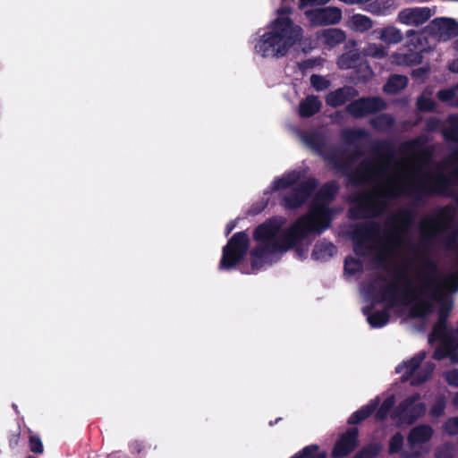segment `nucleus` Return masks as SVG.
Returning a JSON list of instances; mask_svg holds the SVG:
<instances>
[{
  "label": "nucleus",
  "instance_id": "nucleus-44",
  "mask_svg": "<svg viewBox=\"0 0 458 458\" xmlns=\"http://www.w3.org/2000/svg\"><path fill=\"white\" fill-rule=\"evenodd\" d=\"M352 21L355 30L361 32L367 31L372 28L371 20L369 17L362 14H354L352 17Z\"/></svg>",
  "mask_w": 458,
  "mask_h": 458
},
{
  "label": "nucleus",
  "instance_id": "nucleus-9",
  "mask_svg": "<svg viewBox=\"0 0 458 458\" xmlns=\"http://www.w3.org/2000/svg\"><path fill=\"white\" fill-rule=\"evenodd\" d=\"M313 220L310 215H302L290 225L281 238V253L294 248L312 233L310 222Z\"/></svg>",
  "mask_w": 458,
  "mask_h": 458
},
{
  "label": "nucleus",
  "instance_id": "nucleus-11",
  "mask_svg": "<svg viewBox=\"0 0 458 458\" xmlns=\"http://www.w3.org/2000/svg\"><path fill=\"white\" fill-rule=\"evenodd\" d=\"M420 399L421 396L419 393H414L403 399L394 410V418L407 425L415 423L427 411L426 404L420 402Z\"/></svg>",
  "mask_w": 458,
  "mask_h": 458
},
{
  "label": "nucleus",
  "instance_id": "nucleus-39",
  "mask_svg": "<svg viewBox=\"0 0 458 458\" xmlns=\"http://www.w3.org/2000/svg\"><path fill=\"white\" fill-rule=\"evenodd\" d=\"M434 369L435 364L428 362L421 370H419L414 375L411 382V385L418 386L425 383L431 377V374L433 373Z\"/></svg>",
  "mask_w": 458,
  "mask_h": 458
},
{
  "label": "nucleus",
  "instance_id": "nucleus-42",
  "mask_svg": "<svg viewBox=\"0 0 458 458\" xmlns=\"http://www.w3.org/2000/svg\"><path fill=\"white\" fill-rule=\"evenodd\" d=\"M451 125L443 130V137L446 141L458 142V118L450 117Z\"/></svg>",
  "mask_w": 458,
  "mask_h": 458
},
{
  "label": "nucleus",
  "instance_id": "nucleus-27",
  "mask_svg": "<svg viewBox=\"0 0 458 458\" xmlns=\"http://www.w3.org/2000/svg\"><path fill=\"white\" fill-rule=\"evenodd\" d=\"M362 312L369 326L374 328H381L390 320V314L386 310L372 311V307H366Z\"/></svg>",
  "mask_w": 458,
  "mask_h": 458
},
{
  "label": "nucleus",
  "instance_id": "nucleus-24",
  "mask_svg": "<svg viewBox=\"0 0 458 458\" xmlns=\"http://www.w3.org/2000/svg\"><path fill=\"white\" fill-rule=\"evenodd\" d=\"M426 358V352L421 351L416 353L412 358L403 361L402 364L396 367V372L400 373L403 369H405L403 376L402 381L405 382L412 377L416 370L420 368V364Z\"/></svg>",
  "mask_w": 458,
  "mask_h": 458
},
{
  "label": "nucleus",
  "instance_id": "nucleus-55",
  "mask_svg": "<svg viewBox=\"0 0 458 458\" xmlns=\"http://www.w3.org/2000/svg\"><path fill=\"white\" fill-rule=\"evenodd\" d=\"M452 349L444 345L443 347H437L435 349L432 354V358L436 360H441L446 357L450 358Z\"/></svg>",
  "mask_w": 458,
  "mask_h": 458
},
{
  "label": "nucleus",
  "instance_id": "nucleus-41",
  "mask_svg": "<svg viewBox=\"0 0 458 458\" xmlns=\"http://www.w3.org/2000/svg\"><path fill=\"white\" fill-rule=\"evenodd\" d=\"M437 98L441 102L447 103L451 106L454 107V103L456 100H458V95L455 86L438 90L437 93Z\"/></svg>",
  "mask_w": 458,
  "mask_h": 458
},
{
  "label": "nucleus",
  "instance_id": "nucleus-26",
  "mask_svg": "<svg viewBox=\"0 0 458 458\" xmlns=\"http://www.w3.org/2000/svg\"><path fill=\"white\" fill-rule=\"evenodd\" d=\"M322 107V103L318 96L309 95L299 105V115L302 118H310L318 114Z\"/></svg>",
  "mask_w": 458,
  "mask_h": 458
},
{
  "label": "nucleus",
  "instance_id": "nucleus-8",
  "mask_svg": "<svg viewBox=\"0 0 458 458\" xmlns=\"http://www.w3.org/2000/svg\"><path fill=\"white\" fill-rule=\"evenodd\" d=\"M416 212L412 208L399 210L392 217V225L388 231V240L397 247H403L407 241L404 239L414 224Z\"/></svg>",
  "mask_w": 458,
  "mask_h": 458
},
{
  "label": "nucleus",
  "instance_id": "nucleus-64",
  "mask_svg": "<svg viewBox=\"0 0 458 458\" xmlns=\"http://www.w3.org/2000/svg\"><path fill=\"white\" fill-rule=\"evenodd\" d=\"M316 65V61L314 59H307L302 61L300 64V68L303 70L311 69Z\"/></svg>",
  "mask_w": 458,
  "mask_h": 458
},
{
  "label": "nucleus",
  "instance_id": "nucleus-53",
  "mask_svg": "<svg viewBox=\"0 0 458 458\" xmlns=\"http://www.w3.org/2000/svg\"><path fill=\"white\" fill-rule=\"evenodd\" d=\"M445 408V402L443 398L437 399V402L430 408V415L432 417H440L444 414Z\"/></svg>",
  "mask_w": 458,
  "mask_h": 458
},
{
  "label": "nucleus",
  "instance_id": "nucleus-29",
  "mask_svg": "<svg viewBox=\"0 0 458 458\" xmlns=\"http://www.w3.org/2000/svg\"><path fill=\"white\" fill-rule=\"evenodd\" d=\"M378 404V398L371 400L368 404L354 411L348 419L349 425H356L372 415Z\"/></svg>",
  "mask_w": 458,
  "mask_h": 458
},
{
  "label": "nucleus",
  "instance_id": "nucleus-52",
  "mask_svg": "<svg viewBox=\"0 0 458 458\" xmlns=\"http://www.w3.org/2000/svg\"><path fill=\"white\" fill-rule=\"evenodd\" d=\"M442 125V121L438 117L432 116L425 121V131L428 133H432L440 130Z\"/></svg>",
  "mask_w": 458,
  "mask_h": 458
},
{
  "label": "nucleus",
  "instance_id": "nucleus-38",
  "mask_svg": "<svg viewBox=\"0 0 458 458\" xmlns=\"http://www.w3.org/2000/svg\"><path fill=\"white\" fill-rule=\"evenodd\" d=\"M370 125L377 131H382L394 126V119L389 114H381L369 121Z\"/></svg>",
  "mask_w": 458,
  "mask_h": 458
},
{
  "label": "nucleus",
  "instance_id": "nucleus-61",
  "mask_svg": "<svg viewBox=\"0 0 458 458\" xmlns=\"http://www.w3.org/2000/svg\"><path fill=\"white\" fill-rule=\"evenodd\" d=\"M445 379L449 385L458 386V370L454 369L447 372Z\"/></svg>",
  "mask_w": 458,
  "mask_h": 458
},
{
  "label": "nucleus",
  "instance_id": "nucleus-51",
  "mask_svg": "<svg viewBox=\"0 0 458 458\" xmlns=\"http://www.w3.org/2000/svg\"><path fill=\"white\" fill-rule=\"evenodd\" d=\"M292 187L290 182H288L284 174L281 177H276L270 185L271 191H277L280 190H284Z\"/></svg>",
  "mask_w": 458,
  "mask_h": 458
},
{
  "label": "nucleus",
  "instance_id": "nucleus-59",
  "mask_svg": "<svg viewBox=\"0 0 458 458\" xmlns=\"http://www.w3.org/2000/svg\"><path fill=\"white\" fill-rule=\"evenodd\" d=\"M284 175L286 176L288 182H290V184L292 186L298 183L299 181L301 180V178L302 177L301 173L297 170H293L291 172H288V173L284 174Z\"/></svg>",
  "mask_w": 458,
  "mask_h": 458
},
{
  "label": "nucleus",
  "instance_id": "nucleus-60",
  "mask_svg": "<svg viewBox=\"0 0 458 458\" xmlns=\"http://www.w3.org/2000/svg\"><path fill=\"white\" fill-rule=\"evenodd\" d=\"M450 310H451L450 305H442L438 310L437 321H442L444 323H446V319L449 315Z\"/></svg>",
  "mask_w": 458,
  "mask_h": 458
},
{
  "label": "nucleus",
  "instance_id": "nucleus-31",
  "mask_svg": "<svg viewBox=\"0 0 458 458\" xmlns=\"http://www.w3.org/2000/svg\"><path fill=\"white\" fill-rule=\"evenodd\" d=\"M407 45L406 47L414 48L419 52H426L428 49V41L423 31L409 30L406 32Z\"/></svg>",
  "mask_w": 458,
  "mask_h": 458
},
{
  "label": "nucleus",
  "instance_id": "nucleus-13",
  "mask_svg": "<svg viewBox=\"0 0 458 458\" xmlns=\"http://www.w3.org/2000/svg\"><path fill=\"white\" fill-rule=\"evenodd\" d=\"M386 108V103L381 97L370 96L352 100L345 106V111L353 118L360 119Z\"/></svg>",
  "mask_w": 458,
  "mask_h": 458
},
{
  "label": "nucleus",
  "instance_id": "nucleus-45",
  "mask_svg": "<svg viewBox=\"0 0 458 458\" xmlns=\"http://www.w3.org/2000/svg\"><path fill=\"white\" fill-rule=\"evenodd\" d=\"M344 269L345 273L353 276L362 270V264L360 259L352 256H347L344 259Z\"/></svg>",
  "mask_w": 458,
  "mask_h": 458
},
{
  "label": "nucleus",
  "instance_id": "nucleus-56",
  "mask_svg": "<svg viewBox=\"0 0 458 458\" xmlns=\"http://www.w3.org/2000/svg\"><path fill=\"white\" fill-rule=\"evenodd\" d=\"M330 0H299L298 7L303 10L307 7H314L327 4Z\"/></svg>",
  "mask_w": 458,
  "mask_h": 458
},
{
  "label": "nucleus",
  "instance_id": "nucleus-35",
  "mask_svg": "<svg viewBox=\"0 0 458 458\" xmlns=\"http://www.w3.org/2000/svg\"><path fill=\"white\" fill-rule=\"evenodd\" d=\"M449 332L447 331L446 323L442 321H437V323L433 326L432 331L429 334L428 341L432 343L434 341H440L443 345H445Z\"/></svg>",
  "mask_w": 458,
  "mask_h": 458
},
{
  "label": "nucleus",
  "instance_id": "nucleus-50",
  "mask_svg": "<svg viewBox=\"0 0 458 458\" xmlns=\"http://www.w3.org/2000/svg\"><path fill=\"white\" fill-rule=\"evenodd\" d=\"M444 431L448 436H455L458 434V416L451 417L443 425Z\"/></svg>",
  "mask_w": 458,
  "mask_h": 458
},
{
  "label": "nucleus",
  "instance_id": "nucleus-47",
  "mask_svg": "<svg viewBox=\"0 0 458 458\" xmlns=\"http://www.w3.org/2000/svg\"><path fill=\"white\" fill-rule=\"evenodd\" d=\"M445 248L447 250H451L458 255V227L454 228L450 233L445 237Z\"/></svg>",
  "mask_w": 458,
  "mask_h": 458
},
{
  "label": "nucleus",
  "instance_id": "nucleus-46",
  "mask_svg": "<svg viewBox=\"0 0 458 458\" xmlns=\"http://www.w3.org/2000/svg\"><path fill=\"white\" fill-rule=\"evenodd\" d=\"M403 446V436L401 432L393 435L388 444V454L390 455L396 454L401 452Z\"/></svg>",
  "mask_w": 458,
  "mask_h": 458
},
{
  "label": "nucleus",
  "instance_id": "nucleus-37",
  "mask_svg": "<svg viewBox=\"0 0 458 458\" xmlns=\"http://www.w3.org/2000/svg\"><path fill=\"white\" fill-rule=\"evenodd\" d=\"M326 452H319L318 445L312 444L305 446L290 458H326Z\"/></svg>",
  "mask_w": 458,
  "mask_h": 458
},
{
  "label": "nucleus",
  "instance_id": "nucleus-16",
  "mask_svg": "<svg viewBox=\"0 0 458 458\" xmlns=\"http://www.w3.org/2000/svg\"><path fill=\"white\" fill-rule=\"evenodd\" d=\"M426 30L440 39L449 40L458 36V21L453 18H435L426 26Z\"/></svg>",
  "mask_w": 458,
  "mask_h": 458
},
{
  "label": "nucleus",
  "instance_id": "nucleus-36",
  "mask_svg": "<svg viewBox=\"0 0 458 458\" xmlns=\"http://www.w3.org/2000/svg\"><path fill=\"white\" fill-rule=\"evenodd\" d=\"M381 450L380 443H369L361 447L352 458H377Z\"/></svg>",
  "mask_w": 458,
  "mask_h": 458
},
{
  "label": "nucleus",
  "instance_id": "nucleus-1",
  "mask_svg": "<svg viewBox=\"0 0 458 458\" xmlns=\"http://www.w3.org/2000/svg\"><path fill=\"white\" fill-rule=\"evenodd\" d=\"M422 275L424 283L422 288L411 287V280L403 267L395 268L392 282L383 286L375 298L380 302H386L390 307L398 305L399 301L403 305H409V317L411 318L425 319L433 311V304L430 301L420 298L419 295L426 294L423 289L431 292L430 298L437 299L442 286L437 284V264L428 257L423 259Z\"/></svg>",
  "mask_w": 458,
  "mask_h": 458
},
{
  "label": "nucleus",
  "instance_id": "nucleus-19",
  "mask_svg": "<svg viewBox=\"0 0 458 458\" xmlns=\"http://www.w3.org/2000/svg\"><path fill=\"white\" fill-rule=\"evenodd\" d=\"M340 191L335 180L325 182L315 194L311 202V208H329Z\"/></svg>",
  "mask_w": 458,
  "mask_h": 458
},
{
  "label": "nucleus",
  "instance_id": "nucleus-10",
  "mask_svg": "<svg viewBox=\"0 0 458 458\" xmlns=\"http://www.w3.org/2000/svg\"><path fill=\"white\" fill-rule=\"evenodd\" d=\"M456 216V208L452 205H445L437 208L434 216L422 220L420 230L426 228L432 231L431 237L440 235L451 229Z\"/></svg>",
  "mask_w": 458,
  "mask_h": 458
},
{
  "label": "nucleus",
  "instance_id": "nucleus-34",
  "mask_svg": "<svg viewBox=\"0 0 458 458\" xmlns=\"http://www.w3.org/2000/svg\"><path fill=\"white\" fill-rule=\"evenodd\" d=\"M423 53L414 48L406 47V51L399 55V63L407 66H413L422 63Z\"/></svg>",
  "mask_w": 458,
  "mask_h": 458
},
{
  "label": "nucleus",
  "instance_id": "nucleus-18",
  "mask_svg": "<svg viewBox=\"0 0 458 458\" xmlns=\"http://www.w3.org/2000/svg\"><path fill=\"white\" fill-rule=\"evenodd\" d=\"M435 11L429 7H410L398 13V21L408 26H420L428 21Z\"/></svg>",
  "mask_w": 458,
  "mask_h": 458
},
{
  "label": "nucleus",
  "instance_id": "nucleus-33",
  "mask_svg": "<svg viewBox=\"0 0 458 458\" xmlns=\"http://www.w3.org/2000/svg\"><path fill=\"white\" fill-rule=\"evenodd\" d=\"M407 86V78L403 75H391L383 87L387 94H397Z\"/></svg>",
  "mask_w": 458,
  "mask_h": 458
},
{
  "label": "nucleus",
  "instance_id": "nucleus-7",
  "mask_svg": "<svg viewBox=\"0 0 458 458\" xmlns=\"http://www.w3.org/2000/svg\"><path fill=\"white\" fill-rule=\"evenodd\" d=\"M318 185V181L315 177L308 178L280 195V205L286 210H296L301 208L316 191Z\"/></svg>",
  "mask_w": 458,
  "mask_h": 458
},
{
  "label": "nucleus",
  "instance_id": "nucleus-25",
  "mask_svg": "<svg viewBox=\"0 0 458 458\" xmlns=\"http://www.w3.org/2000/svg\"><path fill=\"white\" fill-rule=\"evenodd\" d=\"M433 428L429 425L422 424L411 428L407 436V441L411 447L419 444L428 442L433 436Z\"/></svg>",
  "mask_w": 458,
  "mask_h": 458
},
{
  "label": "nucleus",
  "instance_id": "nucleus-14",
  "mask_svg": "<svg viewBox=\"0 0 458 458\" xmlns=\"http://www.w3.org/2000/svg\"><path fill=\"white\" fill-rule=\"evenodd\" d=\"M380 235V225L376 221H368L352 225L350 236L354 244V250L366 248L368 242H373Z\"/></svg>",
  "mask_w": 458,
  "mask_h": 458
},
{
  "label": "nucleus",
  "instance_id": "nucleus-58",
  "mask_svg": "<svg viewBox=\"0 0 458 458\" xmlns=\"http://www.w3.org/2000/svg\"><path fill=\"white\" fill-rule=\"evenodd\" d=\"M445 345H446V347L449 349L458 348V329L453 332H449Z\"/></svg>",
  "mask_w": 458,
  "mask_h": 458
},
{
  "label": "nucleus",
  "instance_id": "nucleus-12",
  "mask_svg": "<svg viewBox=\"0 0 458 458\" xmlns=\"http://www.w3.org/2000/svg\"><path fill=\"white\" fill-rule=\"evenodd\" d=\"M363 152L355 149L347 154V150L341 146L331 145L330 152L327 157V163L336 172L344 174L349 181V174L352 172L351 169L353 163L361 156Z\"/></svg>",
  "mask_w": 458,
  "mask_h": 458
},
{
  "label": "nucleus",
  "instance_id": "nucleus-62",
  "mask_svg": "<svg viewBox=\"0 0 458 458\" xmlns=\"http://www.w3.org/2000/svg\"><path fill=\"white\" fill-rule=\"evenodd\" d=\"M267 206V201H262L260 203H256L251 206L250 213L253 215L259 214L262 212Z\"/></svg>",
  "mask_w": 458,
  "mask_h": 458
},
{
  "label": "nucleus",
  "instance_id": "nucleus-57",
  "mask_svg": "<svg viewBox=\"0 0 458 458\" xmlns=\"http://www.w3.org/2000/svg\"><path fill=\"white\" fill-rule=\"evenodd\" d=\"M428 72H429V68L423 66V67H419V68L413 69L411 71V78L414 80H419V81H424V80L426 79Z\"/></svg>",
  "mask_w": 458,
  "mask_h": 458
},
{
  "label": "nucleus",
  "instance_id": "nucleus-3",
  "mask_svg": "<svg viewBox=\"0 0 458 458\" xmlns=\"http://www.w3.org/2000/svg\"><path fill=\"white\" fill-rule=\"evenodd\" d=\"M372 157L362 159L349 174V182L363 186L383 181L395 161V145L390 140H377L370 148Z\"/></svg>",
  "mask_w": 458,
  "mask_h": 458
},
{
  "label": "nucleus",
  "instance_id": "nucleus-5",
  "mask_svg": "<svg viewBox=\"0 0 458 458\" xmlns=\"http://www.w3.org/2000/svg\"><path fill=\"white\" fill-rule=\"evenodd\" d=\"M453 159L457 166L449 174L437 173L434 176L427 175L425 178L432 185H428L424 182H419L416 184L409 185L405 189V193L420 199L423 195H449L451 187L458 182V149L454 152Z\"/></svg>",
  "mask_w": 458,
  "mask_h": 458
},
{
  "label": "nucleus",
  "instance_id": "nucleus-6",
  "mask_svg": "<svg viewBox=\"0 0 458 458\" xmlns=\"http://www.w3.org/2000/svg\"><path fill=\"white\" fill-rule=\"evenodd\" d=\"M250 248V237L245 231L235 233L223 247L219 270H231L241 264Z\"/></svg>",
  "mask_w": 458,
  "mask_h": 458
},
{
  "label": "nucleus",
  "instance_id": "nucleus-54",
  "mask_svg": "<svg viewBox=\"0 0 458 458\" xmlns=\"http://www.w3.org/2000/svg\"><path fill=\"white\" fill-rule=\"evenodd\" d=\"M30 449L32 453L35 454H42L43 453V444L39 437L31 436L29 439Z\"/></svg>",
  "mask_w": 458,
  "mask_h": 458
},
{
  "label": "nucleus",
  "instance_id": "nucleus-15",
  "mask_svg": "<svg viewBox=\"0 0 458 458\" xmlns=\"http://www.w3.org/2000/svg\"><path fill=\"white\" fill-rule=\"evenodd\" d=\"M359 434L360 431L356 427L347 428L335 441L331 456L333 458H344L351 454L359 446Z\"/></svg>",
  "mask_w": 458,
  "mask_h": 458
},
{
  "label": "nucleus",
  "instance_id": "nucleus-48",
  "mask_svg": "<svg viewBox=\"0 0 458 458\" xmlns=\"http://www.w3.org/2000/svg\"><path fill=\"white\" fill-rule=\"evenodd\" d=\"M417 108L420 112H434L436 110V102L430 98L424 96H420L417 99Z\"/></svg>",
  "mask_w": 458,
  "mask_h": 458
},
{
  "label": "nucleus",
  "instance_id": "nucleus-22",
  "mask_svg": "<svg viewBox=\"0 0 458 458\" xmlns=\"http://www.w3.org/2000/svg\"><path fill=\"white\" fill-rule=\"evenodd\" d=\"M311 16L313 23L318 25L336 24L342 19V11L337 7H325L315 11L306 12Z\"/></svg>",
  "mask_w": 458,
  "mask_h": 458
},
{
  "label": "nucleus",
  "instance_id": "nucleus-20",
  "mask_svg": "<svg viewBox=\"0 0 458 458\" xmlns=\"http://www.w3.org/2000/svg\"><path fill=\"white\" fill-rule=\"evenodd\" d=\"M310 216L314 218L310 222L311 232L317 234H321L331 225L333 219V210L330 208H311Z\"/></svg>",
  "mask_w": 458,
  "mask_h": 458
},
{
  "label": "nucleus",
  "instance_id": "nucleus-30",
  "mask_svg": "<svg viewBox=\"0 0 458 458\" xmlns=\"http://www.w3.org/2000/svg\"><path fill=\"white\" fill-rule=\"evenodd\" d=\"M318 37L329 47L343 43L346 38L344 31L335 28L323 30Z\"/></svg>",
  "mask_w": 458,
  "mask_h": 458
},
{
  "label": "nucleus",
  "instance_id": "nucleus-40",
  "mask_svg": "<svg viewBox=\"0 0 458 458\" xmlns=\"http://www.w3.org/2000/svg\"><path fill=\"white\" fill-rule=\"evenodd\" d=\"M394 405V397L393 395L386 398L379 408L376 411L375 420L377 421H383L386 419L389 412Z\"/></svg>",
  "mask_w": 458,
  "mask_h": 458
},
{
  "label": "nucleus",
  "instance_id": "nucleus-2",
  "mask_svg": "<svg viewBox=\"0 0 458 458\" xmlns=\"http://www.w3.org/2000/svg\"><path fill=\"white\" fill-rule=\"evenodd\" d=\"M278 17L268 26L266 32L255 45V50L262 57H283L290 48L300 42L302 29L294 24L289 15L293 13L291 6H283L277 10Z\"/></svg>",
  "mask_w": 458,
  "mask_h": 458
},
{
  "label": "nucleus",
  "instance_id": "nucleus-43",
  "mask_svg": "<svg viewBox=\"0 0 458 458\" xmlns=\"http://www.w3.org/2000/svg\"><path fill=\"white\" fill-rule=\"evenodd\" d=\"M381 38L386 43H399L403 39V34L400 30L394 27H387L383 30Z\"/></svg>",
  "mask_w": 458,
  "mask_h": 458
},
{
  "label": "nucleus",
  "instance_id": "nucleus-28",
  "mask_svg": "<svg viewBox=\"0 0 458 458\" xmlns=\"http://www.w3.org/2000/svg\"><path fill=\"white\" fill-rule=\"evenodd\" d=\"M336 252V248L331 242L324 240L323 242H318L315 244L311 257L315 260L318 261H327L331 259Z\"/></svg>",
  "mask_w": 458,
  "mask_h": 458
},
{
  "label": "nucleus",
  "instance_id": "nucleus-23",
  "mask_svg": "<svg viewBox=\"0 0 458 458\" xmlns=\"http://www.w3.org/2000/svg\"><path fill=\"white\" fill-rule=\"evenodd\" d=\"M359 94L358 90L352 86H344L327 94L325 101L328 106L338 107L344 105L350 99Z\"/></svg>",
  "mask_w": 458,
  "mask_h": 458
},
{
  "label": "nucleus",
  "instance_id": "nucleus-21",
  "mask_svg": "<svg viewBox=\"0 0 458 458\" xmlns=\"http://www.w3.org/2000/svg\"><path fill=\"white\" fill-rule=\"evenodd\" d=\"M302 141L307 147L320 156L325 162L330 152V146L327 145V140L323 133L311 131L301 135Z\"/></svg>",
  "mask_w": 458,
  "mask_h": 458
},
{
  "label": "nucleus",
  "instance_id": "nucleus-63",
  "mask_svg": "<svg viewBox=\"0 0 458 458\" xmlns=\"http://www.w3.org/2000/svg\"><path fill=\"white\" fill-rule=\"evenodd\" d=\"M418 145L417 140L405 141L401 146V150L403 152L411 151Z\"/></svg>",
  "mask_w": 458,
  "mask_h": 458
},
{
  "label": "nucleus",
  "instance_id": "nucleus-32",
  "mask_svg": "<svg viewBox=\"0 0 458 458\" xmlns=\"http://www.w3.org/2000/svg\"><path fill=\"white\" fill-rule=\"evenodd\" d=\"M369 136V132L362 128H348L341 131V139L348 145H355Z\"/></svg>",
  "mask_w": 458,
  "mask_h": 458
},
{
  "label": "nucleus",
  "instance_id": "nucleus-17",
  "mask_svg": "<svg viewBox=\"0 0 458 458\" xmlns=\"http://www.w3.org/2000/svg\"><path fill=\"white\" fill-rule=\"evenodd\" d=\"M337 65L343 70L357 68L356 72H365L361 76H357L358 80L362 82H367L372 74L370 67L367 64L361 63L360 53L355 51H349L341 55L337 60Z\"/></svg>",
  "mask_w": 458,
  "mask_h": 458
},
{
  "label": "nucleus",
  "instance_id": "nucleus-4",
  "mask_svg": "<svg viewBox=\"0 0 458 458\" xmlns=\"http://www.w3.org/2000/svg\"><path fill=\"white\" fill-rule=\"evenodd\" d=\"M283 219L272 216L259 224L253 231V240L259 243L250 250L251 272L259 271L266 263L268 257L281 253V239L278 237Z\"/></svg>",
  "mask_w": 458,
  "mask_h": 458
},
{
  "label": "nucleus",
  "instance_id": "nucleus-49",
  "mask_svg": "<svg viewBox=\"0 0 458 458\" xmlns=\"http://www.w3.org/2000/svg\"><path fill=\"white\" fill-rule=\"evenodd\" d=\"M310 84L317 91H321L330 86V81L321 75L312 74L310 76Z\"/></svg>",
  "mask_w": 458,
  "mask_h": 458
}]
</instances>
